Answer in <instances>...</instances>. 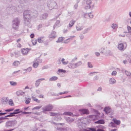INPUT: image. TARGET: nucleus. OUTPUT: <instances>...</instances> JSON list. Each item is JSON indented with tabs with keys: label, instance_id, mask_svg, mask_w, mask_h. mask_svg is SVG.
Listing matches in <instances>:
<instances>
[{
	"label": "nucleus",
	"instance_id": "bb28decb",
	"mask_svg": "<svg viewBox=\"0 0 131 131\" xmlns=\"http://www.w3.org/2000/svg\"><path fill=\"white\" fill-rule=\"evenodd\" d=\"M32 98L34 101H36L37 103H39L40 102V101L39 100L37 99L34 96H32Z\"/></svg>",
	"mask_w": 131,
	"mask_h": 131
},
{
	"label": "nucleus",
	"instance_id": "c03bdc74",
	"mask_svg": "<svg viewBox=\"0 0 131 131\" xmlns=\"http://www.w3.org/2000/svg\"><path fill=\"white\" fill-rule=\"evenodd\" d=\"M115 80L113 78H111L110 80V82H115Z\"/></svg>",
	"mask_w": 131,
	"mask_h": 131
},
{
	"label": "nucleus",
	"instance_id": "72a5a7b5",
	"mask_svg": "<svg viewBox=\"0 0 131 131\" xmlns=\"http://www.w3.org/2000/svg\"><path fill=\"white\" fill-rule=\"evenodd\" d=\"M97 73V72H91L89 74V75L90 76H92L93 75H95L96 73Z\"/></svg>",
	"mask_w": 131,
	"mask_h": 131
},
{
	"label": "nucleus",
	"instance_id": "680f3d73",
	"mask_svg": "<svg viewBox=\"0 0 131 131\" xmlns=\"http://www.w3.org/2000/svg\"><path fill=\"white\" fill-rule=\"evenodd\" d=\"M102 88L101 87H99L97 90V91H101Z\"/></svg>",
	"mask_w": 131,
	"mask_h": 131
},
{
	"label": "nucleus",
	"instance_id": "f704fd0d",
	"mask_svg": "<svg viewBox=\"0 0 131 131\" xmlns=\"http://www.w3.org/2000/svg\"><path fill=\"white\" fill-rule=\"evenodd\" d=\"M8 118L7 117H1L0 118V124L2 123L3 121H2L3 120L7 119Z\"/></svg>",
	"mask_w": 131,
	"mask_h": 131
},
{
	"label": "nucleus",
	"instance_id": "4d7b16f0",
	"mask_svg": "<svg viewBox=\"0 0 131 131\" xmlns=\"http://www.w3.org/2000/svg\"><path fill=\"white\" fill-rule=\"evenodd\" d=\"M96 131H105L103 129H98L96 130Z\"/></svg>",
	"mask_w": 131,
	"mask_h": 131
},
{
	"label": "nucleus",
	"instance_id": "338daca9",
	"mask_svg": "<svg viewBox=\"0 0 131 131\" xmlns=\"http://www.w3.org/2000/svg\"><path fill=\"white\" fill-rule=\"evenodd\" d=\"M39 97L40 98H43L44 97H43V95H40L39 96Z\"/></svg>",
	"mask_w": 131,
	"mask_h": 131
},
{
	"label": "nucleus",
	"instance_id": "aec40b11",
	"mask_svg": "<svg viewBox=\"0 0 131 131\" xmlns=\"http://www.w3.org/2000/svg\"><path fill=\"white\" fill-rule=\"evenodd\" d=\"M58 77L56 76H53L50 78V81H55L57 79Z\"/></svg>",
	"mask_w": 131,
	"mask_h": 131
},
{
	"label": "nucleus",
	"instance_id": "c9c22d12",
	"mask_svg": "<svg viewBox=\"0 0 131 131\" xmlns=\"http://www.w3.org/2000/svg\"><path fill=\"white\" fill-rule=\"evenodd\" d=\"M31 99L30 98H28L25 101V103L27 104H28L30 102V100Z\"/></svg>",
	"mask_w": 131,
	"mask_h": 131
},
{
	"label": "nucleus",
	"instance_id": "f8f14e48",
	"mask_svg": "<svg viewBox=\"0 0 131 131\" xmlns=\"http://www.w3.org/2000/svg\"><path fill=\"white\" fill-rule=\"evenodd\" d=\"M113 121L114 123L117 125H119L120 124L121 122L119 120H117L115 118H113Z\"/></svg>",
	"mask_w": 131,
	"mask_h": 131
},
{
	"label": "nucleus",
	"instance_id": "3c124183",
	"mask_svg": "<svg viewBox=\"0 0 131 131\" xmlns=\"http://www.w3.org/2000/svg\"><path fill=\"white\" fill-rule=\"evenodd\" d=\"M90 129L91 131H96V129L95 128H90Z\"/></svg>",
	"mask_w": 131,
	"mask_h": 131
},
{
	"label": "nucleus",
	"instance_id": "49530a36",
	"mask_svg": "<svg viewBox=\"0 0 131 131\" xmlns=\"http://www.w3.org/2000/svg\"><path fill=\"white\" fill-rule=\"evenodd\" d=\"M45 80V79H44V78L40 79H39L37 81H37H38V82H39L40 81H43V80Z\"/></svg>",
	"mask_w": 131,
	"mask_h": 131
},
{
	"label": "nucleus",
	"instance_id": "a18cd8bd",
	"mask_svg": "<svg viewBox=\"0 0 131 131\" xmlns=\"http://www.w3.org/2000/svg\"><path fill=\"white\" fill-rule=\"evenodd\" d=\"M127 28L129 32H131V27L129 26H127Z\"/></svg>",
	"mask_w": 131,
	"mask_h": 131
},
{
	"label": "nucleus",
	"instance_id": "a211bd4d",
	"mask_svg": "<svg viewBox=\"0 0 131 131\" xmlns=\"http://www.w3.org/2000/svg\"><path fill=\"white\" fill-rule=\"evenodd\" d=\"M75 22V21L74 20H72L71 21L69 24V27H71L73 26L74 24V23Z\"/></svg>",
	"mask_w": 131,
	"mask_h": 131
},
{
	"label": "nucleus",
	"instance_id": "20e7f679",
	"mask_svg": "<svg viewBox=\"0 0 131 131\" xmlns=\"http://www.w3.org/2000/svg\"><path fill=\"white\" fill-rule=\"evenodd\" d=\"M79 111L80 112V113L81 114H88L89 113V112L88 110L86 109H83L79 110Z\"/></svg>",
	"mask_w": 131,
	"mask_h": 131
},
{
	"label": "nucleus",
	"instance_id": "de8ad7c7",
	"mask_svg": "<svg viewBox=\"0 0 131 131\" xmlns=\"http://www.w3.org/2000/svg\"><path fill=\"white\" fill-rule=\"evenodd\" d=\"M76 28L78 30H80L81 29H82V27H78V26H77L76 27Z\"/></svg>",
	"mask_w": 131,
	"mask_h": 131
},
{
	"label": "nucleus",
	"instance_id": "5fc2aeb1",
	"mask_svg": "<svg viewBox=\"0 0 131 131\" xmlns=\"http://www.w3.org/2000/svg\"><path fill=\"white\" fill-rule=\"evenodd\" d=\"M89 15L90 18H92L93 16V15L91 13L89 14Z\"/></svg>",
	"mask_w": 131,
	"mask_h": 131
},
{
	"label": "nucleus",
	"instance_id": "4c0bfd02",
	"mask_svg": "<svg viewBox=\"0 0 131 131\" xmlns=\"http://www.w3.org/2000/svg\"><path fill=\"white\" fill-rule=\"evenodd\" d=\"M112 28L114 29L116 28L117 27V25L116 24H113L112 25Z\"/></svg>",
	"mask_w": 131,
	"mask_h": 131
},
{
	"label": "nucleus",
	"instance_id": "393cba45",
	"mask_svg": "<svg viewBox=\"0 0 131 131\" xmlns=\"http://www.w3.org/2000/svg\"><path fill=\"white\" fill-rule=\"evenodd\" d=\"M37 40L35 39H33L32 41V43L34 45H36L37 43Z\"/></svg>",
	"mask_w": 131,
	"mask_h": 131
},
{
	"label": "nucleus",
	"instance_id": "4468645a",
	"mask_svg": "<svg viewBox=\"0 0 131 131\" xmlns=\"http://www.w3.org/2000/svg\"><path fill=\"white\" fill-rule=\"evenodd\" d=\"M118 48L120 50H123L124 49V46L123 43H121L118 45Z\"/></svg>",
	"mask_w": 131,
	"mask_h": 131
},
{
	"label": "nucleus",
	"instance_id": "09e8293b",
	"mask_svg": "<svg viewBox=\"0 0 131 131\" xmlns=\"http://www.w3.org/2000/svg\"><path fill=\"white\" fill-rule=\"evenodd\" d=\"M7 112L0 113V116L3 115L5 114H7Z\"/></svg>",
	"mask_w": 131,
	"mask_h": 131
},
{
	"label": "nucleus",
	"instance_id": "052dcab7",
	"mask_svg": "<svg viewBox=\"0 0 131 131\" xmlns=\"http://www.w3.org/2000/svg\"><path fill=\"white\" fill-rule=\"evenodd\" d=\"M99 127L102 129L104 128V127L102 125H99Z\"/></svg>",
	"mask_w": 131,
	"mask_h": 131
},
{
	"label": "nucleus",
	"instance_id": "c85d7f7f",
	"mask_svg": "<svg viewBox=\"0 0 131 131\" xmlns=\"http://www.w3.org/2000/svg\"><path fill=\"white\" fill-rule=\"evenodd\" d=\"M41 107V106H37L36 107H35L32 109V110H39L40 109Z\"/></svg>",
	"mask_w": 131,
	"mask_h": 131
},
{
	"label": "nucleus",
	"instance_id": "e2e57ef3",
	"mask_svg": "<svg viewBox=\"0 0 131 131\" xmlns=\"http://www.w3.org/2000/svg\"><path fill=\"white\" fill-rule=\"evenodd\" d=\"M111 131H116L117 129H112L111 130Z\"/></svg>",
	"mask_w": 131,
	"mask_h": 131
},
{
	"label": "nucleus",
	"instance_id": "39448f33",
	"mask_svg": "<svg viewBox=\"0 0 131 131\" xmlns=\"http://www.w3.org/2000/svg\"><path fill=\"white\" fill-rule=\"evenodd\" d=\"M91 3V1L90 0H87L86 1V5L85 8L88 9L90 8V4Z\"/></svg>",
	"mask_w": 131,
	"mask_h": 131
},
{
	"label": "nucleus",
	"instance_id": "bf43d9fd",
	"mask_svg": "<svg viewBox=\"0 0 131 131\" xmlns=\"http://www.w3.org/2000/svg\"><path fill=\"white\" fill-rule=\"evenodd\" d=\"M36 93L38 94H40V91L38 90H36Z\"/></svg>",
	"mask_w": 131,
	"mask_h": 131
},
{
	"label": "nucleus",
	"instance_id": "e433bc0d",
	"mask_svg": "<svg viewBox=\"0 0 131 131\" xmlns=\"http://www.w3.org/2000/svg\"><path fill=\"white\" fill-rule=\"evenodd\" d=\"M10 85L12 86H15L17 85V82H10Z\"/></svg>",
	"mask_w": 131,
	"mask_h": 131
},
{
	"label": "nucleus",
	"instance_id": "603ef678",
	"mask_svg": "<svg viewBox=\"0 0 131 131\" xmlns=\"http://www.w3.org/2000/svg\"><path fill=\"white\" fill-rule=\"evenodd\" d=\"M39 82H36L35 84L36 87H38L39 85Z\"/></svg>",
	"mask_w": 131,
	"mask_h": 131
},
{
	"label": "nucleus",
	"instance_id": "2eb2a0df",
	"mask_svg": "<svg viewBox=\"0 0 131 131\" xmlns=\"http://www.w3.org/2000/svg\"><path fill=\"white\" fill-rule=\"evenodd\" d=\"M66 121L69 123H70L73 122L74 120V119L71 118L70 117H68L66 119Z\"/></svg>",
	"mask_w": 131,
	"mask_h": 131
},
{
	"label": "nucleus",
	"instance_id": "ea45409f",
	"mask_svg": "<svg viewBox=\"0 0 131 131\" xmlns=\"http://www.w3.org/2000/svg\"><path fill=\"white\" fill-rule=\"evenodd\" d=\"M32 70V68L31 67H29L26 70L27 72H30Z\"/></svg>",
	"mask_w": 131,
	"mask_h": 131
},
{
	"label": "nucleus",
	"instance_id": "9b49d317",
	"mask_svg": "<svg viewBox=\"0 0 131 131\" xmlns=\"http://www.w3.org/2000/svg\"><path fill=\"white\" fill-rule=\"evenodd\" d=\"M95 123L96 124H103L105 123V122L103 119H101L99 120L98 121L95 122Z\"/></svg>",
	"mask_w": 131,
	"mask_h": 131
},
{
	"label": "nucleus",
	"instance_id": "f257e3e1",
	"mask_svg": "<svg viewBox=\"0 0 131 131\" xmlns=\"http://www.w3.org/2000/svg\"><path fill=\"white\" fill-rule=\"evenodd\" d=\"M17 121L15 120L9 121L6 123L5 127L7 128L14 127L17 124Z\"/></svg>",
	"mask_w": 131,
	"mask_h": 131
},
{
	"label": "nucleus",
	"instance_id": "2f4dec72",
	"mask_svg": "<svg viewBox=\"0 0 131 131\" xmlns=\"http://www.w3.org/2000/svg\"><path fill=\"white\" fill-rule=\"evenodd\" d=\"M14 108H10L8 109H7L6 110H5V112H10L11 111H12L14 110Z\"/></svg>",
	"mask_w": 131,
	"mask_h": 131
},
{
	"label": "nucleus",
	"instance_id": "473e14b6",
	"mask_svg": "<svg viewBox=\"0 0 131 131\" xmlns=\"http://www.w3.org/2000/svg\"><path fill=\"white\" fill-rule=\"evenodd\" d=\"M125 74L128 76H131V73L127 71H126L125 72Z\"/></svg>",
	"mask_w": 131,
	"mask_h": 131
},
{
	"label": "nucleus",
	"instance_id": "0e129e2a",
	"mask_svg": "<svg viewBox=\"0 0 131 131\" xmlns=\"http://www.w3.org/2000/svg\"><path fill=\"white\" fill-rule=\"evenodd\" d=\"M57 86L59 87H60L61 86V84L60 83H58L57 84Z\"/></svg>",
	"mask_w": 131,
	"mask_h": 131
},
{
	"label": "nucleus",
	"instance_id": "a19ab883",
	"mask_svg": "<svg viewBox=\"0 0 131 131\" xmlns=\"http://www.w3.org/2000/svg\"><path fill=\"white\" fill-rule=\"evenodd\" d=\"M88 67L90 68H92L93 67L92 65L90 62H88Z\"/></svg>",
	"mask_w": 131,
	"mask_h": 131
},
{
	"label": "nucleus",
	"instance_id": "cd10ccee",
	"mask_svg": "<svg viewBox=\"0 0 131 131\" xmlns=\"http://www.w3.org/2000/svg\"><path fill=\"white\" fill-rule=\"evenodd\" d=\"M58 71L59 73L62 72L63 73H65L66 72V71L65 70H63V69H59L58 70Z\"/></svg>",
	"mask_w": 131,
	"mask_h": 131
},
{
	"label": "nucleus",
	"instance_id": "c756f323",
	"mask_svg": "<svg viewBox=\"0 0 131 131\" xmlns=\"http://www.w3.org/2000/svg\"><path fill=\"white\" fill-rule=\"evenodd\" d=\"M9 105L11 106H13V102L12 100L10 99L9 101Z\"/></svg>",
	"mask_w": 131,
	"mask_h": 131
},
{
	"label": "nucleus",
	"instance_id": "37998d69",
	"mask_svg": "<svg viewBox=\"0 0 131 131\" xmlns=\"http://www.w3.org/2000/svg\"><path fill=\"white\" fill-rule=\"evenodd\" d=\"M124 93L126 96H128L129 94V93L125 91L124 92Z\"/></svg>",
	"mask_w": 131,
	"mask_h": 131
},
{
	"label": "nucleus",
	"instance_id": "9d476101",
	"mask_svg": "<svg viewBox=\"0 0 131 131\" xmlns=\"http://www.w3.org/2000/svg\"><path fill=\"white\" fill-rule=\"evenodd\" d=\"M29 50V49L27 48L26 49H23L21 50L22 53L23 54H26L28 52Z\"/></svg>",
	"mask_w": 131,
	"mask_h": 131
},
{
	"label": "nucleus",
	"instance_id": "ddd939ff",
	"mask_svg": "<svg viewBox=\"0 0 131 131\" xmlns=\"http://www.w3.org/2000/svg\"><path fill=\"white\" fill-rule=\"evenodd\" d=\"M16 93L17 96L22 95L24 93V92L21 91L20 90L17 91Z\"/></svg>",
	"mask_w": 131,
	"mask_h": 131
},
{
	"label": "nucleus",
	"instance_id": "6e6d98bb",
	"mask_svg": "<svg viewBox=\"0 0 131 131\" xmlns=\"http://www.w3.org/2000/svg\"><path fill=\"white\" fill-rule=\"evenodd\" d=\"M34 36V35L33 34H31L30 35V37L31 38H33Z\"/></svg>",
	"mask_w": 131,
	"mask_h": 131
},
{
	"label": "nucleus",
	"instance_id": "5701e85b",
	"mask_svg": "<svg viewBox=\"0 0 131 131\" xmlns=\"http://www.w3.org/2000/svg\"><path fill=\"white\" fill-rule=\"evenodd\" d=\"M39 65V62H34L33 67L35 68H36Z\"/></svg>",
	"mask_w": 131,
	"mask_h": 131
},
{
	"label": "nucleus",
	"instance_id": "58836bf2",
	"mask_svg": "<svg viewBox=\"0 0 131 131\" xmlns=\"http://www.w3.org/2000/svg\"><path fill=\"white\" fill-rule=\"evenodd\" d=\"M117 74V72L116 71H113L112 73V75H115Z\"/></svg>",
	"mask_w": 131,
	"mask_h": 131
},
{
	"label": "nucleus",
	"instance_id": "7c9ffc66",
	"mask_svg": "<svg viewBox=\"0 0 131 131\" xmlns=\"http://www.w3.org/2000/svg\"><path fill=\"white\" fill-rule=\"evenodd\" d=\"M109 126H111L113 127L116 126L115 124L114 123L111 122L109 124Z\"/></svg>",
	"mask_w": 131,
	"mask_h": 131
},
{
	"label": "nucleus",
	"instance_id": "b1692460",
	"mask_svg": "<svg viewBox=\"0 0 131 131\" xmlns=\"http://www.w3.org/2000/svg\"><path fill=\"white\" fill-rule=\"evenodd\" d=\"M58 130L60 131H67V129L65 128H58Z\"/></svg>",
	"mask_w": 131,
	"mask_h": 131
},
{
	"label": "nucleus",
	"instance_id": "4be33fe9",
	"mask_svg": "<svg viewBox=\"0 0 131 131\" xmlns=\"http://www.w3.org/2000/svg\"><path fill=\"white\" fill-rule=\"evenodd\" d=\"M14 112L15 113V114L19 113H20L22 111H20L19 109H18L15 110Z\"/></svg>",
	"mask_w": 131,
	"mask_h": 131
},
{
	"label": "nucleus",
	"instance_id": "79ce46f5",
	"mask_svg": "<svg viewBox=\"0 0 131 131\" xmlns=\"http://www.w3.org/2000/svg\"><path fill=\"white\" fill-rule=\"evenodd\" d=\"M50 115L51 116H56V113L53 112H50Z\"/></svg>",
	"mask_w": 131,
	"mask_h": 131
},
{
	"label": "nucleus",
	"instance_id": "f3484780",
	"mask_svg": "<svg viewBox=\"0 0 131 131\" xmlns=\"http://www.w3.org/2000/svg\"><path fill=\"white\" fill-rule=\"evenodd\" d=\"M64 40V38L62 37H60L58 38V40L56 41L57 42H62Z\"/></svg>",
	"mask_w": 131,
	"mask_h": 131
},
{
	"label": "nucleus",
	"instance_id": "69168bd1",
	"mask_svg": "<svg viewBox=\"0 0 131 131\" xmlns=\"http://www.w3.org/2000/svg\"><path fill=\"white\" fill-rule=\"evenodd\" d=\"M35 114L38 115H40V113L36 112Z\"/></svg>",
	"mask_w": 131,
	"mask_h": 131
},
{
	"label": "nucleus",
	"instance_id": "dca6fc26",
	"mask_svg": "<svg viewBox=\"0 0 131 131\" xmlns=\"http://www.w3.org/2000/svg\"><path fill=\"white\" fill-rule=\"evenodd\" d=\"M15 113L13 112L12 113H10L9 114L5 116V117H12L15 116Z\"/></svg>",
	"mask_w": 131,
	"mask_h": 131
},
{
	"label": "nucleus",
	"instance_id": "412c9836",
	"mask_svg": "<svg viewBox=\"0 0 131 131\" xmlns=\"http://www.w3.org/2000/svg\"><path fill=\"white\" fill-rule=\"evenodd\" d=\"M20 64L19 62L18 61H17L13 62V65L15 66H17L19 65Z\"/></svg>",
	"mask_w": 131,
	"mask_h": 131
},
{
	"label": "nucleus",
	"instance_id": "7ed1b4c3",
	"mask_svg": "<svg viewBox=\"0 0 131 131\" xmlns=\"http://www.w3.org/2000/svg\"><path fill=\"white\" fill-rule=\"evenodd\" d=\"M64 115L71 116H78L79 115V114H74L73 113L70 112H65L63 114Z\"/></svg>",
	"mask_w": 131,
	"mask_h": 131
},
{
	"label": "nucleus",
	"instance_id": "1a4fd4ad",
	"mask_svg": "<svg viewBox=\"0 0 131 131\" xmlns=\"http://www.w3.org/2000/svg\"><path fill=\"white\" fill-rule=\"evenodd\" d=\"M8 97H2V98L1 101L2 102L3 104H6L8 100L7 99Z\"/></svg>",
	"mask_w": 131,
	"mask_h": 131
},
{
	"label": "nucleus",
	"instance_id": "f03ea898",
	"mask_svg": "<svg viewBox=\"0 0 131 131\" xmlns=\"http://www.w3.org/2000/svg\"><path fill=\"white\" fill-rule=\"evenodd\" d=\"M53 108V106L51 104L48 105L42 108L43 112L44 113L45 112L50 111Z\"/></svg>",
	"mask_w": 131,
	"mask_h": 131
},
{
	"label": "nucleus",
	"instance_id": "a878e982",
	"mask_svg": "<svg viewBox=\"0 0 131 131\" xmlns=\"http://www.w3.org/2000/svg\"><path fill=\"white\" fill-rule=\"evenodd\" d=\"M61 62H62V64L64 65L67 64L68 63V62L67 61H65V59L63 58L62 59Z\"/></svg>",
	"mask_w": 131,
	"mask_h": 131
},
{
	"label": "nucleus",
	"instance_id": "774afa93",
	"mask_svg": "<svg viewBox=\"0 0 131 131\" xmlns=\"http://www.w3.org/2000/svg\"><path fill=\"white\" fill-rule=\"evenodd\" d=\"M18 47H21V45L20 44H19L18 45Z\"/></svg>",
	"mask_w": 131,
	"mask_h": 131
},
{
	"label": "nucleus",
	"instance_id": "6e6552de",
	"mask_svg": "<svg viewBox=\"0 0 131 131\" xmlns=\"http://www.w3.org/2000/svg\"><path fill=\"white\" fill-rule=\"evenodd\" d=\"M77 65V63L74 64L70 63L68 65V67L70 68H74L76 67Z\"/></svg>",
	"mask_w": 131,
	"mask_h": 131
},
{
	"label": "nucleus",
	"instance_id": "864d4df0",
	"mask_svg": "<svg viewBox=\"0 0 131 131\" xmlns=\"http://www.w3.org/2000/svg\"><path fill=\"white\" fill-rule=\"evenodd\" d=\"M16 128H13V129H9L8 130H5L4 131H12Z\"/></svg>",
	"mask_w": 131,
	"mask_h": 131
},
{
	"label": "nucleus",
	"instance_id": "13d9d810",
	"mask_svg": "<svg viewBox=\"0 0 131 131\" xmlns=\"http://www.w3.org/2000/svg\"><path fill=\"white\" fill-rule=\"evenodd\" d=\"M95 54L97 56H99L100 55V53L98 52H96Z\"/></svg>",
	"mask_w": 131,
	"mask_h": 131
},
{
	"label": "nucleus",
	"instance_id": "8fccbe9b",
	"mask_svg": "<svg viewBox=\"0 0 131 131\" xmlns=\"http://www.w3.org/2000/svg\"><path fill=\"white\" fill-rule=\"evenodd\" d=\"M31 112H22V114H26L29 113H31Z\"/></svg>",
	"mask_w": 131,
	"mask_h": 131
},
{
	"label": "nucleus",
	"instance_id": "423d86ee",
	"mask_svg": "<svg viewBox=\"0 0 131 131\" xmlns=\"http://www.w3.org/2000/svg\"><path fill=\"white\" fill-rule=\"evenodd\" d=\"M111 110V108L109 107H105L104 110L106 114H109L110 113Z\"/></svg>",
	"mask_w": 131,
	"mask_h": 131
},
{
	"label": "nucleus",
	"instance_id": "6ab92c4d",
	"mask_svg": "<svg viewBox=\"0 0 131 131\" xmlns=\"http://www.w3.org/2000/svg\"><path fill=\"white\" fill-rule=\"evenodd\" d=\"M44 37H41L38 38V41L39 43H41L43 42Z\"/></svg>",
	"mask_w": 131,
	"mask_h": 131
},
{
	"label": "nucleus",
	"instance_id": "0eeeda50",
	"mask_svg": "<svg viewBox=\"0 0 131 131\" xmlns=\"http://www.w3.org/2000/svg\"><path fill=\"white\" fill-rule=\"evenodd\" d=\"M56 32L53 31L49 35V38L51 39H54L56 37Z\"/></svg>",
	"mask_w": 131,
	"mask_h": 131
}]
</instances>
